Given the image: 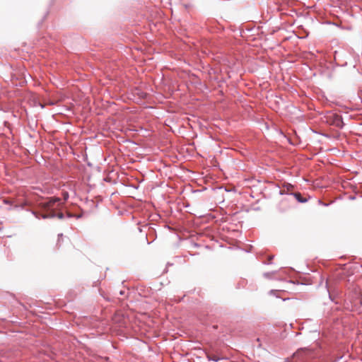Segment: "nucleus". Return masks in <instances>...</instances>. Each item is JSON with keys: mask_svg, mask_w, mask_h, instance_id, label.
Masks as SVG:
<instances>
[{"mask_svg": "<svg viewBox=\"0 0 362 362\" xmlns=\"http://www.w3.org/2000/svg\"><path fill=\"white\" fill-rule=\"evenodd\" d=\"M61 199L58 197H50L46 202L40 204L39 207L42 211L41 215L42 219L58 218L64 219L65 215L62 212H57L61 204Z\"/></svg>", "mask_w": 362, "mask_h": 362, "instance_id": "nucleus-1", "label": "nucleus"}, {"mask_svg": "<svg viewBox=\"0 0 362 362\" xmlns=\"http://www.w3.org/2000/svg\"><path fill=\"white\" fill-rule=\"evenodd\" d=\"M324 121L329 125L334 126L339 129H343L344 123L342 117L332 112H327L324 117Z\"/></svg>", "mask_w": 362, "mask_h": 362, "instance_id": "nucleus-2", "label": "nucleus"}, {"mask_svg": "<svg viewBox=\"0 0 362 362\" xmlns=\"http://www.w3.org/2000/svg\"><path fill=\"white\" fill-rule=\"evenodd\" d=\"M312 358L313 352L306 348L298 349L291 356L293 362H310Z\"/></svg>", "mask_w": 362, "mask_h": 362, "instance_id": "nucleus-3", "label": "nucleus"}, {"mask_svg": "<svg viewBox=\"0 0 362 362\" xmlns=\"http://www.w3.org/2000/svg\"><path fill=\"white\" fill-rule=\"evenodd\" d=\"M284 187H287V191L285 190H279V194L280 195H290L293 196L298 202L304 204L308 202L309 198L303 197L300 192H293L292 190L294 189V185L291 183H285Z\"/></svg>", "mask_w": 362, "mask_h": 362, "instance_id": "nucleus-4", "label": "nucleus"}, {"mask_svg": "<svg viewBox=\"0 0 362 362\" xmlns=\"http://www.w3.org/2000/svg\"><path fill=\"white\" fill-rule=\"evenodd\" d=\"M344 306V308L349 311H357L359 313H361L358 303L355 301L354 293L349 296L347 299L345 300Z\"/></svg>", "mask_w": 362, "mask_h": 362, "instance_id": "nucleus-5", "label": "nucleus"}, {"mask_svg": "<svg viewBox=\"0 0 362 362\" xmlns=\"http://www.w3.org/2000/svg\"><path fill=\"white\" fill-rule=\"evenodd\" d=\"M44 202H42L43 203ZM42 204V202H40L37 204V210H33V209H27L26 211H29L31 213V214H33L36 218L37 219H40V218H42V211L40 210V207H39V205Z\"/></svg>", "mask_w": 362, "mask_h": 362, "instance_id": "nucleus-6", "label": "nucleus"}, {"mask_svg": "<svg viewBox=\"0 0 362 362\" xmlns=\"http://www.w3.org/2000/svg\"><path fill=\"white\" fill-rule=\"evenodd\" d=\"M355 301L358 303V306L360 307V310L362 312V293L361 292H355L354 293Z\"/></svg>", "mask_w": 362, "mask_h": 362, "instance_id": "nucleus-7", "label": "nucleus"}, {"mask_svg": "<svg viewBox=\"0 0 362 362\" xmlns=\"http://www.w3.org/2000/svg\"><path fill=\"white\" fill-rule=\"evenodd\" d=\"M206 358L209 361H214V362H218L221 359V358H218L216 356H213V355H210V354H207Z\"/></svg>", "mask_w": 362, "mask_h": 362, "instance_id": "nucleus-8", "label": "nucleus"}, {"mask_svg": "<svg viewBox=\"0 0 362 362\" xmlns=\"http://www.w3.org/2000/svg\"><path fill=\"white\" fill-rule=\"evenodd\" d=\"M3 203L6 205H9L10 206L8 208V210H12L13 208V202L8 199L4 198L3 199Z\"/></svg>", "mask_w": 362, "mask_h": 362, "instance_id": "nucleus-9", "label": "nucleus"}, {"mask_svg": "<svg viewBox=\"0 0 362 362\" xmlns=\"http://www.w3.org/2000/svg\"><path fill=\"white\" fill-rule=\"evenodd\" d=\"M28 204V202H24L21 205H15L13 206V208L14 209H23V207L25 206H27Z\"/></svg>", "mask_w": 362, "mask_h": 362, "instance_id": "nucleus-10", "label": "nucleus"}, {"mask_svg": "<svg viewBox=\"0 0 362 362\" xmlns=\"http://www.w3.org/2000/svg\"><path fill=\"white\" fill-rule=\"evenodd\" d=\"M325 288H327V291L328 292V295H329V298L332 300V301H334L333 298H332V296L331 295V293H329V288H328V282L327 281H326L325 282Z\"/></svg>", "mask_w": 362, "mask_h": 362, "instance_id": "nucleus-11", "label": "nucleus"}, {"mask_svg": "<svg viewBox=\"0 0 362 362\" xmlns=\"http://www.w3.org/2000/svg\"><path fill=\"white\" fill-rule=\"evenodd\" d=\"M74 214L71 213V212H67L65 215V218H74Z\"/></svg>", "mask_w": 362, "mask_h": 362, "instance_id": "nucleus-12", "label": "nucleus"}, {"mask_svg": "<svg viewBox=\"0 0 362 362\" xmlns=\"http://www.w3.org/2000/svg\"><path fill=\"white\" fill-rule=\"evenodd\" d=\"M276 272H266V273H264V276L266 277V278H270L271 275L273 274H275Z\"/></svg>", "mask_w": 362, "mask_h": 362, "instance_id": "nucleus-13", "label": "nucleus"}, {"mask_svg": "<svg viewBox=\"0 0 362 362\" xmlns=\"http://www.w3.org/2000/svg\"><path fill=\"white\" fill-rule=\"evenodd\" d=\"M215 80L217 81L218 83H226V79L223 78H222L219 80L217 78H216Z\"/></svg>", "mask_w": 362, "mask_h": 362, "instance_id": "nucleus-14", "label": "nucleus"}, {"mask_svg": "<svg viewBox=\"0 0 362 362\" xmlns=\"http://www.w3.org/2000/svg\"><path fill=\"white\" fill-rule=\"evenodd\" d=\"M83 216V214H74V218H76V219H79L81 218H82Z\"/></svg>", "mask_w": 362, "mask_h": 362, "instance_id": "nucleus-15", "label": "nucleus"}, {"mask_svg": "<svg viewBox=\"0 0 362 362\" xmlns=\"http://www.w3.org/2000/svg\"><path fill=\"white\" fill-rule=\"evenodd\" d=\"M138 94L139 95V96L141 98H144L146 96V93H144V92H138Z\"/></svg>", "mask_w": 362, "mask_h": 362, "instance_id": "nucleus-16", "label": "nucleus"}, {"mask_svg": "<svg viewBox=\"0 0 362 362\" xmlns=\"http://www.w3.org/2000/svg\"><path fill=\"white\" fill-rule=\"evenodd\" d=\"M284 362H293L291 357V358H286L284 359Z\"/></svg>", "mask_w": 362, "mask_h": 362, "instance_id": "nucleus-17", "label": "nucleus"}, {"mask_svg": "<svg viewBox=\"0 0 362 362\" xmlns=\"http://www.w3.org/2000/svg\"><path fill=\"white\" fill-rule=\"evenodd\" d=\"M319 203L325 206H327L329 205V204L323 203L321 200H319Z\"/></svg>", "mask_w": 362, "mask_h": 362, "instance_id": "nucleus-18", "label": "nucleus"}, {"mask_svg": "<svg viewBox=\"0 0 362 362\" xmlns=\"http://www.w3.org/2000/svg\"><path fill=\"white\" fill-rule=\"evenodd\" d=\"M119 294L120 296H124L125 294V291L124 290H121L119 291Z\"/></svg>", "mask_w": 362, "mask_h": 362, "instance_id": "nucleus-19", "label": "nucleus"}, {"mask_svg": "<svg viewBox=\"0 0 362 362\" xmlns=\"http://www.w3.org/2000/svg\"><path fill=\"white\" fill-rule=\"evenodd\" d=\"M349 199L350 200H354V199H356V197L355 196H350L349 197Z\"/></svg>", "mask_w": 362, "mask_h": 362, "instance_id": "nucleus-20", "label": "nucleus"}, {"mask_svg": "<svg viewBox=\"0 0 362 362\" xmlns=\"http://www.w3.org/2000/svg\"><path fill=\"white\" fill-rule=\"evenodd\" d=\"M62 236H63L62 233L58 234V240H59V239L62 238Z\"/></svg>", "mask_w": 362, "mask_h": 362, "instance_id": "nucleus-21", "label": "nucleus"}, {"mask_svg": "<svg viewBox=\"0 0 362 362\" xmlns=\"http://www.w3.org/2000/svg\"><path fill=\"white\" fill-rule=\"evenodd\" d=\"M276 293V291H274V290H271V291H269V293H270V294H274V293Z\"/></svg>", "mask_w": 362, "mask_h": 362, "instance_id": "nucleus-22", "label": "nucleus"}, {"mask_svg": "<svg viewBox=\"0 0 362 362\" xmlns=\"http://www.w3.org/2000/svg\"><path fill=\"white\" fill-rule=\"evenodd\" d=\"M290 282H291V283H292V284H299V283H298V282L296 283L294 281H290Z\"/></svg>", "mask_w": 362, "mask_h": 362, "instance_id": "nucleus-23", "label": "nucleus"}, {"mask_svg": "<svg viewBox=\"0 0 362 362\" xmlns=\"http://www.w3.org/2000/svg\"><path fill=\"white\" fill-rule=\"evenodd\" d=\"M284 189H282L281 190H285V191H287V187H285L284 185L283 186Z\"/></svg>", "mask_w": 362, "mask_h": 362, "instance_id": "nucleus-24", "label": "nucleus"}, {"mask_svg": "<svg viewBox=\"0 0 362 362\" xmlns=\"http://www.w3.org/2000/svg\"><path fill=\"white\" fill-rule=\"evenodd\" d=\"M194 246L195 247H199V244H197V243H194Z\"/></svg>", "mask_w": 362, "mask_h": 362, "instance_id": "nucleus-25", "label": "nucleus"}, {"mask_svg": "<svg viewBox=\"0 0 362 362\" xmlns=\"http://www.w3.org/2000/svg\"><path fill=\"white\" fill-rule=\"evenodd\" d=\"M146 238H147V235H146ZM146 240H147V243H148V245H150L151 243V242H148V239H146Z\"/></svg>", "mask_w": 362, "mask_h": 362, "instance_id": "nucleus-26", "label": "nucleus"}, {"mask_svg": "<svg viewBox=\"0 0 362 362\" xmlns=\"http://www.w3.org/2000/svg\"><path fill=\"white\" fill-rule=\"evenodd\" d=\"M273 256L270 257L269 259V261H271L272 259H273Z\"/></svg>", "mask_w": 362, "mask_h": 362, "instance_id": "nucleus-27", "label": "nucleus"}, {"mask_svg": "<svg viewBox=\"0 0 362 362\" xmlns=\"http://www.w3.org/2000/svg\"><path fill=\"white\" fill-rule=\"evenodd\" d=\"M322 135L325 136V137H329V136L327 134H324Z\"/></svg>", "mask_w": 362, "mask_h": 362, "instance_id": "nucleus-28", "label": "nucleus"}, {"mask_svg": "<svg viewBox=\"0 0 362 362\" xmlns=\"http://www.w3.org/2000/svg\"><path fill=\"white\" fill-rule=\"evenodd\" d=\"M132 187H134V188H135V189H137V188H138V187H136V186H134V185H132Z\"/></svg>", "mask_w": 362, "mask_h": 362, "instance_id": "nucleus-29", "label": "nucleus"}]
</instances>
